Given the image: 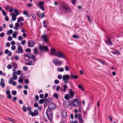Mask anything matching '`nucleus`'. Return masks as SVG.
Here are the masks:
<instances>
[{
    "label": "nucleus",
    "mask_w": 123,
    "mask_h": 123,
    "mask_svg": "<svg viewBox=\"0 0 123 123\" xmlns=\"http://www.w3.org/2000/svg\"><path fill=\"white\" fill-rule=\"evenodd\" d=\"M51 55H54L60 58H63L66 59V57L64 53L58 50L56 51L53 48H51Z\"/></svg>",
    "instance_id": "nucleus-1"
},
{
    "label": "nucleus",
    "mask_w": 123,
    "mask_h": 123,
    "mask_svg": "<svg viewBox=\"0 0 123 123\" xmlns=\"http://www.w3.org/2000/svg\"><path fill=\"white\" fill-rule=\"evenodd\" d=\"M81 104V102L77 98H75L74 100H72L70 103V105L74 107L79 106Z\"/></svg>",
    "instance_id": "nucleus-2"
},
{
    "label": "nucleus",
    "mask_w": 123,
    "mask_h": 123,
    "mask_svg": "<svg viewBox=\"0 0 123 123\" xmlns=\"http://www.w3.org/2000/svg\"><path fill=\"white\" fill-rule=\"evenodd\" d=\"M52 110H50L48 109H47L46 111V116L49 120L51 121L52 119Z\"/></svg>",
    "instance_id": "nucleus-3"
},
{
    "label": "nucleus",
    "mask_w": 123,
    "mask_h": 123,
    "mask_svg": "<svg viewBox=\"0 0 123 123\" xmlns=\"http://www.w3.org/2000/svg\"><path fill=\"white\" fill-rule=\"evenodd\" d=\"M53 64L56 66H60L62 64L63 62L62 61H60L58 59H53L52 60Z\"/></svg>",
    "instance_id": "nucleus-4"
},
{
    "label": "nucleus",
    "mask_w": 123,
    "mask_h": 123,
    "mask_svg": "<svg viewBox=\"0 0 123 123\" xmlns=\"http://www.w3.org/2000/svg\"><path fill=\"white\" fill-rule=\"evenodd\" d=\"M61 6L64 9L66 12H71V9L64 3L61 4Z\"/></svg>",
    "instance_id": "nucleus-5"
},
{
    "label": "nucleus",
    "mask_w": 123,
    "mask_h": 123,
    "mask_svg": "<svg viewBox=\"0 0 123 123\" xmlns=\"http://www.w3.org/2000/svg\"><path fill=\"white\" fill-rule=\"evenodd\" d=\"M56 107V105L54 103H50L48 105V109L50 110H54Z\"/></svg>",
    "instance_id": "nucleus-6"
},
{
    "label": "nucleus",
    "mask_w": 123,
    "mask_h": 123,
    "mask_svg": "<svg viewBox=\"0 0 123 123\" xmlns=\"http://www.w3.org/2000/svg\"><path fill=\"white\" fill-rule=\"evenodd\" d=\"M34 111V112H32V111H30L29 112V114L33 117H34L35 116H38V115L39 113L37 109H35Z\"/></svg>",
    "instance_id": "nucleus-7"
},
{
    "label": "nucleus",
    "mask_w": 123,
    "mask_h": 123,
    "mask_svg": "<svg viewBox=\"0 0 123 123\" xmlns=\"http://www.w3.org/2000/svg\"><path fill=\"white\" fill-rule=\"evenodd\" d=\"M70 77L69 75L67 74L64 75L63 76L62 80H64L65 83H67L68 82V80L69 79Z\"/></svg>",
    "instance_id": "nucleus-8"
},
{
    "label": "nucleus",
    "mask_w": 123,
    "mask_h": 123,
    "mask_svg": "<svg viewBox=\"0 0 123 123\" xmlns=\"http://www.w3.org/2000/svg\"><path fill=\"white\" fill-rule=\"evenodd\" d=\"M39 48L41 51H47L48 50V48L47 46H42L41 45H39Z\"/></svg>",
    "instance_id": "nucleus-9"
},
{
    "label": "nucleus",
    "mask_w": 123,
    "mask_h": 123,
    "mask_svg": "<svg viewBox=\"0 0 123 123\" xmlns=\"http://www.w3.org/2000/svg\"><path fill=\"white\" fill-rule=\"evenodd\" d=\"M69 93L70 94V98H72L75 94V92L71 89H69L68 90Z\"/></svg>",
    "instance_id": "nucleus-10"
},
{
    "label": "nucleus",
    "mask_w": 123,
    "mask_h": 123,
    "mask_svg": "<svg viewBox=\"0 0 123 123\" xmlns=\"http://www.w3.org/2000/svg\"><path fill=\"white\" fill-rule=\"evenodd\" d=\"M44 3L43 2L41 1L39 2L38 4V6L43 11L44 10V8L43 6Z\"/></svg>",
    "instance_id": "nucleus-11"
},
{
    "label": "nucleus",
    "mask_w": 123,
    "mask_h": 123,
    "mask_svg": "<svg viewBox=\"0 0 123 123\" xmlns=\"http://www.w3.org/2000/svg\"><path fill=\"white\" fill-rule=\"evenodd\" d=\"M28 46L29 47H33L35 44V42L33 41H29L28 42Z\"/></svg>",
    "instance_id": "nucleus-12"
},
{
    "label": "nucleus",
    "mask_w": 123,
    "mask_h": 123,
    "mask_svg": "<svg viewBox=\"0 0 123 123\" xmlns=\"http://www.w3.org/2000/svg\"><path fill=\"white\" fill-rule=\"evenodd\" d=\"M18 50L16 51V52L18 54H19V53H22L23 52V50L22 49V48L20 46H19L18 47Z\"/></svg>",
    "instance_id": "nucleus-13"
},
{
    "label": "nucleus",
    "mask_w": 123,
    "mask_h": 123,
    "mask_svg": "<svg viewBox=\"0 0 123 123\" xmlns=\"http://www.w3.org/2000/svg\"><path fill=\"white\" fill-rule=\"evenodd\" d=\"M37 13L38 16L40 18H43L44 17V14L43 13L41 14L40 12L37 11Z\"/></svg>",
    "instance_id": "nucleus-14"
},
{
    "label": "nucleus",
    "mask_w": 123,
    "mask_h": 123,
    "mask_svg": "<svg viewBox=\"0 0 123 123\" xmlns=\"http://www.w3.org/2000/svg\"><path fill=\"white\" fill-rule=\"evenodd\" d=\"M48 36L45 34L41 36V38L42 39H43V41H46L48 39Z\"/></svg>",
    "instance_id": "nucleus-15"
},
{
    "label": "nucleus",
    "mask_w": 123,
    "mask_h": 123,
    "mask_svg": "<svg viewBox=\"0 0 123 123\" xmlns=\"http://www.w3.org/2000/svg\"><path fill=\"white\" fill-rule=\"evenodd\" d=\"M5 53L6 54H8L7 55L8 56H11L12 55V53L10 51H9L8 49H6L5 51Z\"/></svg>",
    "instance_id": "nucleus-16"
},
{
    "label": "nucleus",
    "mask_w": 123,
    "mask_h": 123,
    "mask_svg": "<svg viewBox=\"0 0 123 123\" xmlns=\"http://www.w3.org/2000/svg\"><path fill=\"white\" fill-rule=\"evenodd\" d=\"M62 115L64 118H66L67 116V113L66 111L65 110H63L62 111Z\"/></svg>",
    "instance_id": "nucleus-17"
},
{
    "label": "nucleus",
    "mask_w": 123,
    "mask_h": 123,
    "mask_svg": "<svg viewBox=\"0 0 123 123\" xmlns=\"http://www.w3.org/2000/svg\"><path fill=\"white\" fill-rule=\"evenodd\" d=\"M11 15L12 16V19L13 21H14L16 20L17 16L13 13H12L11 14Z\"/></svg>",
    "instance_id": "nucleus-18"
},
{
    "label": "nucleus",
    "mask_w": 123,
    "mask_h": 123,
    "mask_svg": "<svg viewBox=\"0 0 123 123\" xmlns=\"http://www.w3.org/2000/svg\"><path fill=\"white\" fill-rule=\"evenodd\" d=\"M23 13L27 17H30V15L28 14V12L26 10H24L23 12Z\"/></svg>",
    "instance_id": "nucleus-19"
},
{
    "label": "nucleus",
    "mask_w": 123,
    "mask_h": 123,
    "mask_svg": "<svg viewBox=\"0 0 123 123\" xmlns=\"http://www.w3.org/2000/svg\"><path fill=\"white\" fill-rule=\"evenodd\" d=\"M70 77L71 78L75 79H77L78 78V76L76 75H71L70 76Z\"/></svg>",
    "instance_id": "nucleus-20"
},
{
    "label": "nucleus",
    "mask_w": 123,
    "mask_h": 123,
    "mask_svg": "<svg viewBox=\"0 0 123 123\" xmlns=\"http://www.w3.org/2000/svg\"><path fill=\"white\" fill-rule=\"evenodd\" d=\"M81 117V115L80 114H75L74 115V117L75 119H76L78 117L79 118V117Z\"/></svg>",
    "instance_id": "nucleus-21"
},
{
    "label": "nucleus",
    "mask_w": 123,
    "mask_h": 123,
    "mask_svg": "<svg viewBox=\"0 0 123 123\" xmlns=\"http://www.w3.org/2000/svg\"><path fill=\"white\" fill-rule=\"evenodd\" d=\"M79 123H83L84 121L83 120L82 117H79Z\"/></svg>",
    "instance_id": "nucleus-22"
},
{
    "label": "nucleus",
    "mask_w": 123,
    "mask_h": 123,
    "mask_svg": "<svg viewBox=\"0 0 123 123\" xmlns=\"http://www.w3.org/2000/svg\"><path fill=\"white\" fill-rule=\"evenodd\" d=\"M24 21V19L23 17H19L17 21L18 22H19L20 21Z\"/></svg>",
    "instance_id": "nucleus-23"
},
{
    "label": "nucleus",
    "mask_w": 123,
    "mask_h": 123,
    "mask_svg": "<svg viewBox=\"0 0 123 123\" xmlns=\"http://www.w3.org/2000/svg\"><path fill=\"white\" fill-rule=\"evenodd\" d=\"M44 107H45L47 106V104L49 102H48V101L47 100V99H44Z\"/></svg>",
    "instance_id": "nucleus-24"
},
{
    "label": "nucleus",
    "mask_w": 123,
    "mask_h": 123,
    "mask_svg": "<svg viewBox=\"0 0 123 123\" xmlns=\"http://www.w3.org/2000/svg\"><path fill=\"white\" fill-rule=\"evenodd\" d=\"M12 29H11L7 31V35H9L10 34H12Z\"/></svg>",
    "instance_id": "nucleus-25"
},
{
    "label": "nucleus",
    "mask_w": 123,
    "mask_h": 123,
    "mask_svg": "<svg viewBox=\"0 0 123 123\" xmlns=\"http://www.w3.org/2000/svg\"><path fill=\"white\" fill-rule=\"evenodd\" d=\"M70 96L68 94H66L64 96V98L66 100H67L69 99Z\"/></svg>",
    "instance_id": "nucleus-26"
},
{
    "label": "nucleus",
    "mask_w": 123,
    "mask_h": 123,
    "mask_svg": "<svg viewBox=\"0 0 123 123\" xmlns=\"http://www.w3.org/2000/svg\"><path fill=\"white\" fill-rule=\"evenodd\" d=\"M14 11L16 14L15 15H16V16L19 14V12L18 11L17 9H14Z\"/></svg>",
    "instance_id": "nucleus-27"
},
{
    "label": "nucleus",
    "mask_w": 123,
    "mask_h": 123,
    "mask_svg": "<svg viewBox=\"0 0 123 123\" xmlns=\"http://www.w3.org/2000/svg\"><path fill=\"white\" fill-rule=\"evenodd\" d=\"M107 38L108 39V43L111 45H112V42L111 41V39L110 38H108L107 37Z\"/></svg>",
    "instance_id": "nucleus-28"
},
{
    "label": "nucleus",
    "mask_w": 123,
    "mask_h": 123,
    "mask_svg": "<svg viewBox=\"0 0 123 123\" xmlns=\"http://www.w3.org/2000/svg\"><path fill=\"white\" fill-rule=\"evenodd\" d=\"M33 64V62L32 61H29L28 62L25 63V64L31 65H32Z\"/></svg>",
    "instance_id": "nucleus-29"
},
{
    "label": "nucleus",
    "mask_w": 123,
    "mask_h": 123,
    "mask_svg": "<svg viewBox=\"0 0 123 123\" xmlns=\"http://www.w3.org/2000/svg\"><path fill=\"white\" fill-rule=\"evenodd\" d=\"M17 34V32L16 31H15L14 32V33L12 34V37L14 38H15L16 37V36Z\"/></svg>",
    "instance_id": "nucleus-30"
},
{
    "label": "nucleus",
    "mask_w": 123,
    "mask_h": 123,
    "mask_svg": "<svg viewBox=\"0 0 123 123\" xmlns=\"http://www.w3.org/2000/svg\"><path fill=\"white\" fill-rule=\"evenodd\" d=\"M31 53L27 54L25 55V56L28 57L29 58H31Z\"/></svg>",
    "instance_id": "nucleus-31"
},
{
    "label": "nucleus",
    "mask_w": 123,
    "mask_h": 123,
    "mask_svg": "<svg viewBox=\"0 0 123 123\" xmlns=\"http://www.w3.org/2000/svg\"><path fill=\"white\" fill-rule=\"evenodd\" d=\"M44 98L40 100L39 101V103L40 104H43L44 102Z\"/></svg>",
    "instance_id": "nucleus-32"
},
{
    "label": "nucleus",
    "mask_w": 123,
    "mask_h": 123,
    "mask_svg": "<svg viewBox=\"0 0 123 123\" xmlns=\"http://www.w3.org/2000/svg\"><path fill=\"white\" fill-rule=\"evenodd\" d=\"M63 87V92H65L66 91L65 90L68 87V86L66 85L65 84L64 85Z\"/></svg>",
    "instance_id": "nucleus-33"
},
{
    "label": "nucleus",
    "mask_w": 123,
    "mask_h": 123,
    "mask_svg": "<svg viewBox=\"0 0 123 123\" xmlns=\"http://www.w3.org/2000/svg\"><path fill=\"white\" fill-rule=\"evenodd\" d=\"M8 119L11 122L14 123L15 122V120L13 118H8Z\"/></svg>",
    "instance_id": "nucleus-34"
},
{
    "label": "nucleus",
    "mask_w": 123,
    "mask_h": 123,
    "mask_svg": "<svg viewBox=\"0 0 123 123\" xmlns=\"http://www.w3.org/2000/svg\"><path fill=\"white\" fill-rule=\"evenodd\" d=\"M78 87L79 89H81L83 91H84V89L83 88V87L81 85H79L78 86Z\"/></svg>",
    "instance_id": "nucleus-35"
},
{
    "label": "nucleus",
    "mask_w": 123,
    "mask_h": 123,
    "mask_svg": "<svg viewBox=\"0 0 123 123\" xmlns=\"http://www.w3.org/2000/svg\"><path fill=\"white\" fill-rule=\"evenodd\" d=\"M98 61L100 62L101 64L103 65L105 63V62L103 60H100L99 59H98Z\"/></svg>",
    "instance_id": "nucleus-36"
},
{
    "label": "nucleus",
    "mask_w": 123,
    "mask_h": 123,
    "mask_svg": "<svg viewBox=\"0 0 123 123\" xmlns=\"http://www.w3.org/2000/svg\"><path fill=\"white\" fill-rule=\"evenodd\" d=\"M53 96L56 98L57 99L58 98V94L56 93H55L54 94Z\"/></svg>",
    "instance_id": "nucleus-37"
},
{
    "label": "nucleus",
    "mask_w": 123,
    "mask_h": 123,
    "mask_svg": "<svg viewBox=\"0 0 123 123\" xmlns=\"http://www.w3.org/2000/svg\"><path fill=\"white\" fill-rule=\"evenodd\" d=\"M23 111L24 112H26L27 111V108L26 107L23 106L22 107Z\"/></svg>",
    "instance_id": "nucleus-38"
},
{
    "label": "nucleus",
    "mask_w": 123,
    "mask_h": 123,
    "mask_svg": "<svg viewBox=\"0 0 123 123\" xmlns=\"http://www.w3.org/2000/svg\"><path fill=\"white\" fill-rule=\"evenodd\" d=\"M73 37L74 38H79V36L78 35H74L73 36Z\"/></svg>",
    "instance_id": "nucleus-39"
},
{
    "label": "nucleus",
    "mask_w": 123,
    "mask_h": 123,
    "mask_svg": "<svg viewBox=\"0 0 123 123\" xmlns=\"http://www.w3.org/2000/svg\"><path fill=\"white\" fill-rule=\"evenodd\" d=\"M112 53L114 54H118L119 55V51L118 50H117L115 52H112Z\"/></svg>",
    "instance_id": "nucleus-40"
},
{
    "label": "nucleus",
    "mask_w": 123,
    "mask_h": 123,
    "mask_svg": "<svg viewBox=\"0 0 123 123\" xmlns=\"http://www.w3.org/2000/svg\"><path fill=\"white\" fill-rule=\"evenodd\" d=\"M2 12L4 16L6 15L7 14L6 12L3 9L2 10Z\"/></svg>",
    "instance_id": "nucleus-41"
},
{
    "label": "nucleus",
    "mask_w": 123,
    "mask_h": 123,
    "mask_svg": "<svg viewBox=\"0 0 123 123\" xmlns=\"http://www.w3.org/2000/svg\"><path fill=\"white\" fill-rule=\"evenodd\" d=\"M87 18L88 20V21H89V22L90 23H92V22L90 20V17H89V16L88 15H87Z\"/></svg>",
    "instance_id": "nucleus-42"
},
{
    "label": "nucleus",
    "mask_w": 123,
    "mask_h": 123,
    "mask_svg": "<svg viewBox=\"0 0 123 123\" xmlns=\"http://www.w3.org/2000/svg\"><path fill=\"white\" fill-rule=\"evenodd\" d=\"M12 95H15L16 94L17 92L15 91H12Z\"/></svg>",
    "instance_id": "nucleus-43"
},
{
    "label": "nucleus",
    "mask_w": 123,
    "mask_h": 123,
    "mask_svg": "<svg viewBox=\"0 0 123 123\" xmlns=\"http://www.w3.org/2000/svg\"><path fill=\"white\" fill-rule=\"evenodd\" d=\"M31 51V49L29 48H27L25 50V51L26 52H30Z\"/></svg>",
    "instance_id": "nucleus-44"
},
{
    "label": "nucleus",
    "mask_w": 123,
    "mask_h": 123,
    "mask_svg": "<svg viewBox=\"0 0 123 123\" xmlns=\"http://www.w3.org/2000/svg\"><path fill=\"white\" fill-rule=\"evenodd\" d=\"M14 58L16 60H18L19 59V58L18 56L15 55L14 57Z\"/></svg>",
    "instance_id": "nucleus-45"
},
{
    "label": "nucleus",
    "mask_w": 123,
    "mask_h": 123,
    "mask_svg": "<svg viewBox=\"0 0 123 123\" xmlns=\"http://www.w3.org/2000/svg\"><path fill=\"white\" fill-rule=\"evenodd\" d=\"M31 16H32V18L34 19H35L36 18V17L35 16V14L32 13L31 14Z\"/></svg>",
    "instance_id": "nucleus-46"
},
{
    "label": "nucleus",
    "mask_w": 123,
    "mask_h": 123,
    "mask_svg": "<svg viewBox=\"0 0 123 123\" xmlns=\"http://www.w3.org/2000/svg\"><path fill=\"white\" fill-rule=\"evenodd\" d=\"M0 85L2 87H4L5 86V84L4 82H0Z\"/></svg>",
    "instance_id": "nucleus-47"
},
{
    "label": "nucleus",
    "mask_w": 123,
    "mask_h": 123,
    "mask_svg": "<svg viewBox=\"0 0 123 123\" xmlns=\"http://www.w3.org/2000/svg\"><path fill=\"white\" fill-rule=\"evenodd\" d=\"M48 102H49L53 100V98H49L46 99Z\"/></svg>",
    "instance_id": "nucleus-48"
},
{
    "label": "nucleus",
    "mask_w": 123,
    "mask_h": 123,
    "mask_svg": "<svg viewBox=\"0 0 123 123\" xmlns=\"http://www.w3.org/2000/svg\"><path fill=\"white\" fill-rule=\"evenodd\" d=\"M17 78L18 77L17 75H14L12 77V78L14 80H17Z\"/></svg>",
    "instance_id": "nucleus-49"
},
{
    "label": "nucleus",
    "mask_w": 123,
    "mask_h": 123,
    "mask_svg": "<svg viewBox=\"0 0 123 123\" xmlns=\"http://www.w3.org/2000/svg\"><path fill=\"white\" fill-rule=\"evenodd\" d=\"M31 59H32L33 60H34L35 59V56L33 55H32L31 54Z\"/></svg>",
    "instance_id": "nucleus-50"
},
{
    "label": "nucleus",
    "mask_w": 123,
    "mask_h": 123,
    "mask_svg": "<svg viewBox=\"0 0 123 123\" xmlns=\"http://www.w3.org/2000/svg\"><path fill=\"white\" fill-rule=\"evenodd\" d=\"M12 67V65H8L7 66V68H8L9 69H11Z\"/></svg>",
    "instance_id": "nucleus-51"
},
{
    "label": "nucleus",
    "mask_w": 123,
    "mask_h": 123,
    "mask_svg": "<svg viewBox=\"0 0 123 123\" xmlns=\"http://www.w3.org/2000/svg\"><path fill=\"white\" fill-rule=\"evenodd\" d=\"M34 51L35 53L37 54H38V52L37 51V49L36 48H34Z\"/></svg>",
    "instance_id": "nucleus-52"
},
{
    "label": "nucleus",
    "mask_w": 123,
    "mask_h": 123,
    "mask_svg": "<svg viewBox=\"0 0 123 123\" xmlns=\"http://www.w3.org/2000/svg\"><path fill=\"white\" fill-rule=\"evenodd\" d=\"M23 70L25 71H26L28 70V68L26 66L24 67L23 68Z\"/></svg>",
    "instance_id": "nucleus-53"
},
{
    "label": "nucleus",
    "mask_w": 123,
    "mask_h": 123,
    "mask_svg": "<svg viewBox=\"0 0 123 123\" xmlns=\"http://www.w3.org/2000/svg\"><path fill=\"white\" fill-rule=\"evenodd\" d=\"M5 21H8L9 20V17L8 16H6L5 17Z\"/></svg>",
    "instance_id": "nucleus-54"
},
{
    "label": "nucleus",
    "mask_w": 123,
    "mask_h": 123,
    "mask_svg": "<svg viewBox=\"0 0 123 123\" xmlns=\"http://www.w3.org/2000/svg\"><path fill=\"white\" fill-rule=\"evenodd\" d=\"M23 79H21L20 78H19V79L18 80V82L20 83H21L23 82Z\"/></svg>",
    "instance_id": "nucleus-55"
},
{
    "label": "nucleus",
    "mask_w": 123,
    "mask_h": 123,
    "mask_svg": "<svg viewBox=\"0 0 123 123\" xmlns=\"http://www.w3.org/2000/svg\"><path fill=\"white\" fill-rule=\"evenodd\" d=\"M10 79V80L9 81L8 83L10 84H11L12 83V79L11 78Z\"/></svg>",
    "instance_id": "nucleus-56"
},
{
    "label": "nucleus",
    "mask_w": 123,
    "mask_h": 123,
    "mask_svg": "<svg viewBox=\"0 0 123 123\" xmlns=\"http://www.w3.org/2000/svg\"><path fill=\"white\" fill-rule=\"evenodd\" d=\"M18 39L19 40L21 41L23 39V37L21 36H20L18 37Z\"/></svg>",
    "instance_id": "nucleus-57"
},
{
    "label": "nucleus",
    "mask_w": 123,
    "mask_h": 123,
    "mask_svg": "<svg viewBox=\"0 0 123 123\" xmlns=\"http://www.w3.org/2000/svg\"><path fill=\"white\" fill-rule=\"evenodd\" d=\"M38 104L37 103H35L34 104V106L35 107H37L38 106Z\"/></svg>",
    "instance_id": "nucleus-58"
},
{
    "label": "nucleus",
    "mask_w": 123,
    "mask_h": 123,
    "mask_svg": "<svg viewBox=\"0 0 123 123\" xmlns=\"http://www.w3.org/2000/svg\"><path fill=\"white\" fill-rule=\"evenodd\" d=\"M65 69L66 71H67L69 70V67L68 66H65Z\"/></svg>",
    "instance_id": "nucleus-59"
},
{
    "label": "nucleus",
    "mask_w": 123,
    "mask_h": 123,
    "mask_svg": "<svg viewBox=\"0 0 123 123\" xmlns=\"http://www.w3.org/2000/svg\"><path fill=\"white\" fill-rule=\"evenodd\" d=\"M5 33L4 32H2L1 33L0 35V36L1 37H3Z\"/></svg>",
    "instance_id": "nucleus-60"
},
{
    "label": "nucleus",
    "mask_w": 123,
    "mask_h": 123,
    "mask_svg": "<svg viewBox=\"0 0 123 123\" xmlns=\"http://www.w3.org/2000/svg\"><path fill=\"white\" fill-rule=\"evenodd\" d=\"M6 94L8 95H9L10 94V91L7 90L6 91Z\"/></svg>",
    "instance_id": "nucleus-61"
},
{
    "label": "nucleus",
    "mask_w": 123,
    "mask_h": 123,
    "mask_svg": "<svg viewBox=\"0 0 123 123\" xmlns=\"http://www.w3.org/2000/svg\"><path fill=\"white\" fill-rule=\"evenodd\" d=\"M16 47L15 46H13L12 47L11 49L12 50H14L16 49Z\"/></svg>",
    "instance_id": "nucleus-62"
},
{
    "label": "nucleus",
    "mask_w": 123,
    "mask_h": 123,
    "mask_svg": "<svg viewBox=\"0 0 123 123\" xmlns=\"http://www.w3.org/2000/svg\"><path fill=\"white\" fill-rule=\"evenodd\" d=\"M25 40H23L21 42V43L22 44L24 45L25 44Z\"/></svg>",
    "instance_id": "nucleus-63"
},
{
    "label": "nucleus",
    "mask_w": 123,
    "mask_h": 123,
    "mask_svg": "<svg viewBox=\"0 0 123 123\" xmlns=\"http://www.w3.org/2000/svg\"><path fill=\"white\" fill-rule=\"evenodd\" d=\"M55 83L56 84H58L59 82V81L57 80H56L54 81Z\"/></svg>",
    "instance_id": "nucleus-64"
}]
</instances>
